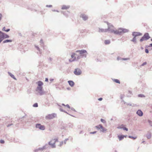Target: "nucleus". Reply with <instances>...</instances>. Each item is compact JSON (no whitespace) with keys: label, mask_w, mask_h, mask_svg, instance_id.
Segmentation results:
<instances>
[{"label":"nucleus","mask_w":152,"mask_h":152,"mask_svg":"<svg viewBox=\"0 0 152 152\" xmlns=\"http://www.w3.org/2000/svg\"><path fill=\"white\" fill-rule=\"evenodd\" d=\"M151 133H149L148 134H147L146 135V136L148 139H150L151 138Z\"/></svg>","instance_id":"24"},{"label":"nucleus","mask_w":152,"mask_h":152,"mask_svg":"<svg viewBox=\"0 0 152 152\" xmlns=\"http://www.w3.org/2000/svg\"><path fill=\"white\" fill-rule=\"evenodd\" d=\"M96 132V131H94L93 132H90V134H94Z\"/></svg>","instance_id":"44"},{"label":"nucleus","mask_w":152,"mask_h":152,"mask_svg":"<svg viewBox=\"0 0 152 152\" xmlns=\"http://www.w3.org/2000/svg\"><path fill=\"white\" fill-rule=\"evenodd\" d=\"M59 110H60V111L61 112H64V113H66L67 114H68V115H70L71 116H72L73 117H74V116L72 115H71L69 114L67 112H66V111H65L64 110L62 109L61 108H59Z\"/></svg>","instance_id":"22"},{"label":"nucleus","mask_w":152,"mask_h":152,"mask_svg":"<svg viewBox=\"0 0 152 152\" xmlns=\"http://www.w3.org/2000/svg\"><path fill=\"white\" fill-rule=\"evenodd\" d=\"M68 126L69 127L72 128L73 126V125L70 123H69V125Z\"/></svg>","instance_id":"38"},{"label":"nucleus","mask_w":152,"mask_h":152,"mask_svg":"<svg viewBox=\"0 0 152 152\" xmlns=\"http://www.w3.org/2000/svg\"><path fill=\"white\" fill-rule=\"evenodd\" d=\"M147 63L146 62H144L141 65V66H144L145 65H146L147 64Z\"/></svg>","instance_id":"37"},{"label":"nucleus","mask_w":152,"mask_h":152,"mask_svg":"<svg viewBox=\"0 0 152 152\" xmlns=\"http://www.w3.org/2000/svg\"><path fill=\"white\" fill-rule=\"evenodd\" d=\"M12 42V40L7 39H6V40H4L3 42V43H5L8 42Z\"/></svg>","instance_id":"20"},{"label":"nucleus","mask_w":152,"mask_h":152,"mask_svg":"<svg viewBox=\"0 0 152 152\" xmlns=\"http://www.w3.org/2000/svg\"><path fill=\"white\" fill-rule=\"evenodd\" d=\"M54 80V79H50V80L51 81H53Z\"/></svg>","instance_id":"58"},{"label":"nucleus","mask_w":152,"mask_h":152,"mask_svg":"<svg viewBox=\"0 0 152 152\" xmlns=\"http://www.w3.org/2000/svg\"><path fill=\"white\" fill-rule=\"evenodd\" d=\"M36 83L38 85V86H42L43 84V83L40 81H38Z\"/></svg>","instance_id":"19"},{"label":"nucleus","mask_w":152,"mask_h":152,"mask_svg":"<svg viewBox=\"0 0 152 152\" xmlns=\"http://www.w3.org/2000/svg\"><path fill=\"white\" fill-rule=\"evenodd\" d=\"M114 81L116 83H119V84L120 83V81L118 79H115L114 80Z\"/></svg>","instance_id":"29"},{"label":"nucleus","mask_w":152,"mask_h":152,"mask_svg":"<svg viewBox=\"0 0 152 152\" xmlns=\"http://www.w3.org/2000/svg\"><path fill=\"white\" fill-rule=\"evenodd\" d=\"M2 30L3 31H5V30H6L5 27H3V28H2Z\"/></svg>","instance_id":"51"},{"label":"nucleus","mask_w":152,"mask_h":152,"mask_svg":"<svg viewBox=\"0 0 152 152\" xmlns=\"http://www.w3.org/2000/svg\"><path fill=\"white\" fill-rule=\"evenodd\" d=\"M68 82L71 87H73L74 86L75 83L73 81L69 80L68 81Z\"/></svg>","instance_id":"17"},{"label":"nucleus","mask_w":152,"mask_h":152,"mask_svg":"<svg viewBox=\"0 0 152 152\" xmlns=\"http://www.w3.org/2000/svg\"><path fill=\"white\" fill-rule=\"evenodd\" d=\"M80 17L82 18V20L84 21L87 20L88 18V15L84 14H81L80 15Z\"/></svg>","instance_id":"12"},{"label":"nucleus","mask_w":152,"mask_h":152,"mask_svg":"<svg viewBox=\"0 0 152 152\" xmlns=\"http://www.w3.org/2000/svg\"><path fill=\"white\" fill-rule=\"evenodd\" d=\"M42 86H37V90L41 95L46 94L45 92L44 91Z\"/></svg>","instance_id":"8"},{"label":"nucleus","mask_w":152,"mask_h":152,"mask_svg":"<svg viewBox=\"0 0 152 152\" xmlns=\"http://www.w3.org/2000/svg\"><path fill=\"white\" fill-rule=\"evenodd\" d=\"M102 100V98H100L98 99V100L99 101H101Z\"/></svg>","instance_id":"49"},{"label":"nucleus","mask_w":152,"mask_h":152,"mask_svg":"<svg viewBox=\"0 0 152 152\" xmlns=\"http://www.w3.org/2000/svg\"><path fill=\"white\" fill-rule=\"evenodd\" d=\"M13 125V124H8V125H7V127H10V126H11L12 125Z\"/></svg>","instance_id":"52"},{"label":"nucleus","mask_w":152,"mask_h":152,"mask_svg":"<svg viewBox=\"0 0 152 152\" xmlns=\"http://www.w3.org/2000/svg\"><path fill=\"white\" fill-rule=\"evenodd\" d=\"M65 106L67 107L68 108H69V109L70 108V106L68 104L66 105H65Z\"/></svg>","instance_id":"45"},{"label":"nucleus","mask_w":152,"mask_h":152,"mask_svg":"<svg viewBox=\"0 0 152 152\" xmlns=\"http://www.w3.org/2000/svg\"><path fill=\"white\" fill-rule=\"evenodd\" d=\"M63 141H62L61 142H60V143L59 145V146H61L63 144Z\"/></svg>","instance_id":"42"},{"label":"nucleus","mask_w":152,"mask_h":152,"mask_svg":"<svg viewBox=\"0 0 152 152\" xmlns=\"http://www.w3.org/2000/svg\"><path fill=\"white\" fill-rule=\"evenodd\" d=\"M101 121L103 123H105L106 122V121H105L104 120V119H101Z\"/></svg>","instance_id":"40"},{"label":"nucleus","mask_w":152,"mask_h":152,"mask_svg":"<svg viewBox=\"0 0 152 152\" xmlns=\"http://www.w3.org/2000/svg\"><path fill=\"white\" fill-rule=\"evenodd\" d=\"M62 105L64 106H65V105H65V104H63V103L62 104Z\"/></svg>","instance_id":"61"},{"label":"nucleus","mask_w":152,"mask_h":152,"mask_svg":"<svg viewBox=\"0 0 152 152\" xmlns=\"http://www.w3.org/2000/svg\"><path fill=\"white\" fill-rule=\"evenodd\" d=\"M133 37L132 39L131 40V41L133 42L134 43H136L137 42L136 37L133 36Z\"/></svg>","instance_id":"21"},{"label":"nucleus","mask_w":152,"mask_h":152,"mask_svg":"<svg viewBox=\"0 0 152 152\" xmlns=\"http://www.w3.org/2000/svg\"><path fill=\"white\" fill-rule=\"evenodd\" d=\"M139 97H145V96H138Z\"/></svg>","instance_id":"55"},{"label":"nucleus","mask_w":152,"mask_h":152,"mask_svg":"<svg viewBox=\"0 0 152 152\" xmlns=\"http://www.w3.org/2000/svg\"><path fill=\"white\" fill-rule=\"evenodd\" d=\"M123 129L124 130H126V131H128V129L126 127H124V128H123Z\"/></svg>","instance_id":"43"},{"label":"nucleus","mask_w":152,"mask_h":152,"mask_svg":"<svg viewBox=\"0 0 152 152\" xmlns=\"http://www.w3.org/2000/svg\"><path fill=\"white\" fill-rule=\"evenodd\" d=\"M10 29L9 28H8V29H7V30H6L5 31L8 32L9 31H10Z\"/></svg>","instance_id":"50"},{"label":"nucleus","mask_w":152,"mask_h":152,"mask_svg":"<svg viewBox=\"0 0 152 152\" xmlns=\"http://www.w3.org/2000/svg\"><path fill=\"white\" fill-rule=\"evenodd\" d=\"M130 58H123L122 59V60H129Z\"/></svg>","instance_id":"32"},{"label":"nucleus","mask_w":152,"mask_h":152,"mask_svg":"<svg viewBox=\"0 0 152 152\" xmlns=\"http://www.w3.org/2000/svg\"><path fill=\"white\" fill-rule=\"evenodd\" d=\"M112 31L113 32V33L115 34L120 35L122 33H124L129 32V30L125 28H119L118 30L114 29V30H112Z\"/></svg>","instance_id":"3"},{"label":"nucleus","mask_w":152,"mask_h":152,"mask_svg":"<svg viewBox=\"0 0 152 152\" xmlns=\"http://www.w3.org/2000/svg\"><path fill=\"white\" fill-rule=\"evenodd\" d=\"M56 116V113H54L51 114H49L46 116L45 117L46 119H50L53 118L55 117Z\"/></svg>","instance_id":"10"},{"label":"nucleus","mask_w":152,"mask_h":152,"mask_svg":"<svg viewBox=\"0 0 152 152\" xmlns=\"http://www.w3.org/2000/svg\"><path fill=\"white\" fill-rule=\"evenodd\" d=\"M122 58H121V57H118L117 58V60L118 61H119L120 60H122Z\"/></svg>","instance_id":"35"},{"label":"nucleus","mask_w":152,"mask_h":152,"mask_svg":"<svg viewBox=\"0 0 152 152\" xmlns=\"http://www.w3.org/2000/svg\"><path fill=\"white\" fill-rule=\"evenodd\" d=\"M74 73L75 75H79L81 74L82 71L80 69L77 68L75 69Z\"/></svg>","instance_id":"11"},{"label":"nucleus","mask_w":152,"mask_h":152,"mask_svg":"<svg viewBox=\"0 0 152 152\" xmlns=\"http://www.w3.org/2000/svg\"><path fill=\"white\" fill-rule=\"evenodd\" d=\"M126 136H125L123 135H118V137L119 139V141H121L124 138V137H126Z\"/></svg>","instance_id":"15"},{"label":"nucleus","mask_w":152,"mask_h":152,"mask_svg":"<svg viewBox=\"0 0 152 152\" xmlns=\"http://www.w3.org/2000/svg\"><path fill=\"white\" fill-rule=\"evenodd\" d=\"M52 11H54V12H58V10H53Z\"/></svg>","instance_id":"57"},{"label":"nucleus","mask_w":152,"mask_h":152,"mask_svg":"<svg viewBox=\"0 0 152 152\" xmlns=\"http://www.w3.org/2000/svg\"><path fill=\"white\" fill-rule=\"evenodd\" d=\"M8 73L9 74V75H10L11 77L12 78H13L14 79H16V78H15V77L14 76L13 74H12L11 73L8 72Z\"/></svg>","instance_id":"26"},{"label":"nucleus","mask_w":152,"mask_h":152,"mask_svg":"<svg viewBox=\"0 0 152 152\" xmlns=\"http://www.w3.org/2000/svg\"><path fill=\"white\" fill-rule=\"evenodd\" d=\"M136 113L140 116H142L143 115V113L140 110H138L137 111Z\"/></svg>","instance_id":"14"},{"label":"nucleus","mask_w":152,"mask_h":152,"mask_svg":"<svg viewBox=\"0 0 152 152\" xmlns=\"http://www.w3.org/2000/svg\"><path fill=\"white\" fill-rule=\"evenodd\" d=\"M49 59L50 61H52V58H50Z\"/></svg>","instance_id":"59"},{"label":"nucleus","mask_w":152,"mask_h":152,"mask_svg":"<svg viewBox=\"0 0 152 152\" xmlns=\"http://www.w3.org/2000/svg\"><path fill=\"white\" fill-rule=\"evenodd\" d=\"M38 106V104L37 103H35L33 105V107H37Z\"/></svg>","instance_id":"33"},{"label":"nucleus","mask_w":152,"mask_h":152,"mask_svg":"<svg viewBox=\"0 0 152 152\" xmlns=\"http://www.w3.org/2000/svg\"><path fill=\"white\" fill-rule=\"evenodd\" d=\"M142 35V34L140 32H133L132 33V36L136 37L138 36H141Z\"/></svg>","instance_id":"13"},{"label":"nucleus","mask_w":152,"mask_h":152,"mask_svg":"<svg viewBox=\"0 0 152 152\" xmlns=\"http://www.w3.org/2000/svg\"><path fill=\"white\" fill-rule=\"evenodd\" d=\"M58 139L56 138L52 139L48 142V144L52 148H55L56 147L55 143L56 142H58Z\"/></svg>","instance_id":"5"},{"label":"nucleus","mask_w":152,"mask_h":152,"mask_svg":"<svg viewBox=\"0 0 152 152\" xmlns=\"http://www.w3.org/2000/svg\"><path fill=\"white\" fill-rule=\"evenodd\" d=\"M95 127L97 129L100 130V132H104L107 130V129L104 127L102 124H99L97 126H96Z\"/></svg>","instance_id":"7"},{"label":"nucleus","mask_w":152,"mask_h":152,"mask_svg":"<svg viewBox=\"0 0 152 152\" xmlns=\"http://www.w3.org/2000/svg\"><path fill=\"white\" fill-rule=\"evenodd\" d=\"M145 52L147 53H149V50L148 49H145Z\"/></svg>","instance_id":"41"},{"label":"nucleus","mask_w":152,"mask_h":152,"mask_svg":"<svg viewBox=\"0 0 152 152\" xmlns=\"http://www.w3.org/2000/svg\"><path fill=\"white\" fill-rule=\"evenodd\" d=\"M124 128V125H121L117 127V128L118 129H123Z\"/></svg>","instance_id":"28"},{"label":"nucleus","mask_w":152,"mask_h":152,"mask_svg":"<svg viewBox=\"0 0 152 152\" xmlns=\"http://www.w3.org/2000/svg\"><path fill=\"white\" fill-rule=\"evenodd\" d=\"M48 79L47 78H46L45 79V81L46 82H48Z\"/></svg>","instance_id":"53"},{"label":"nucleus","mask_w":152,"mask_h":152,"mask_svg":"<svg viewBox=\"0 0 152 152\" xmlns=\"http://www.w3.org/2000/svg\"><path fill=\"white\" fill-rule=\"evenodd\" d=\"M77 56V54L75 53H73L71 55V57L72 58H74L75 57H76V56Z\"/></svg>","instance_id":"27"},{"label":"nucleus","mask_w":152,"mask_h":152,"mask_svg":"<svg viewBox=\"0 0 152 152\" xmlns=\"http://www.w3.org/2000/svg\"><path fill=\"white\" fill-rule=\"evenodd\" d=\"M128 137L130 138L133 139L134 140H135L137 138L136 137H133V136H129Z\"/></svg>","instance_id":"30"},{"label":"nucleus","mask_w":152,"mask_h":152,"mask_svg":"<svg viewBox=\"0 0 152 152\" xmlns=\"http://www.w3.org/2000/svg\"><path fill=\"white\" fill-rule=\"evenodd\" d=\"M71 110H73L75 111V109L73 108L72 107L71 108Z\"/></svg>","instance_id":"54"},{"label":"nucleus","mask_w":152,"mask_h":152,"mask_svg":"<svg viewBox=\"0 0 152 152\" xmlns=\"http://www.w3.org/2000/svg\"><path fill=\"white\" fill-rule=\"evenodd\" d=\"M9 37V36L7 34L0 31V43L4 39Z\"/></svg>","instance_id":"4"},{"label":"nucleus","mask_w":152,"mask_h":152,"mask_svg":"<svg viewBox=\"0 0 152 152\" xmlns=\"http://www.w3.org/2000/svg\"><path fill=\"white\" fill-rule=\"evenodd\" d=\"M69 140L68 138H66V139L64 141V144H66V141L68 140Z\"/></svg>","instance_id":"36"},{"label":"nucleus","mask_w":152,"mask_h":152,"mask_svg":"<svg viewBox=\"0 0 152 152\" xmlns=\"http://www.w3.org/2000/svg\"><path fill=\"white\" fill-rule=\"evenodd\" d=\"M40 43L42 44H43V41L42 39H41L40 41Z\"/></svg>","instance_id":"48"},{"label":"nucleus","mask_w":152,"mask_h":152,"mask_svg":"<svg viewBox=\"0 0 152 152\" xmlns=\"http://www.w3.org/2000/svg\"><path fill=\"white\" fill-rule=\"evenodd\" d=\"M148 47H152V43L150 44L149 45V46H148Z\"/></svg>","instance_id":"56"},{"label":"nucleus","mask_w":152,"mask_h":152,"mask_svg":"<svg viewBox=\"0 0 152 152\" xmlns=\"http://www.w3.org/2000/svg\"><path fill=\"white\" fill-rule=\"evenodd\" d=\"M149 123L150 126L152 127V122L151 121H149Z\"/></svg>","instance_id":"46"},{"label":"nucleus","mask_w":152,"mask_h":152,"mask_svg":"<svg viewBox=\"0 0 152 152\" xmlns=\"http://www.w3.org/2000/svg\"><path fill=\"white\" fill-rule=\"evenodd\" d=\"M129 91V93H130V94H132V92L131 91Z\"/></svg>","instance_id":"62"},{"label":"nucleus","mask_w":152,"mask_h":152,"mask_svg":"<svg viewBox=\"0 0 152 152\" xmlns=\"http://www.w3.org/2000/svg\"><path fill=\"white\" fill-rule=\"evenodd\" d=\"M35 127L36 128H38L41 130H44L45 129V127L44 125H41L40 124H37Z\"/></svg>","instance_id":"9"},{"label":"nucleus","mask_w":152,"mask_h":152,"mask_svg":"<svg viewBox=\"0 0 152 152\" xmlns=\"http://www.w3.org/2000/svg\"><path fill=\"white\" fill-rule=\"evenodd\" d=\"M123 98H124L123 96H121V99H122Z\"/></svg>","instance_id":"60"},{"label":"nucleus","mask_w":152,"mask_h":152,"mask_svg":"<svg viewBox=\"0 0 152 152\" xmlns=\"http://www.w3.org/2000/svg\"><path fill=\"white\" fill-rule=\"evenodd\" d=\"M69 6H66L65 5H63L62 7V9L63 10H66L69 8Z\"/></svg>","instance_id":"23"},{"label":"nucleus","mask_w":152,"mask_h":152,"mask_svg":"<svg viewBox=\"0 0 152 152\" xmlns=\"http://www.w3.org/2000/svg\"><path fill=\"white\" fill-rule=\"evenodd\" d=\"M76 52H79L80 55H77V60L80 59L81 58H86L87 56V52L86 50H77L76 51Z\"/></svg>","instance_id":"2"},{"label":"nucleus","mask_w":152,"mask_h":152,"mask_svg":"<svg viewBox=\"0 0 152 152\" xmlns=\"http://www.w3.org/2000/svg\"><path fill=\"white\" fill-rule=\"evenodd\" d=\"M35 48L37 49V50L38 51L39 53L41 55L42 54V52L41 51V50L40 49L39 47L37 45H34Z\"/></svg>","instance_id":"18"},{"label":"nucleus","mask_w":152,"mask_h":152,"mask_svg":"<svg viewBox=\"0 0 152 152\" xmlns=\"http://www.w3.org/2000/svg\"><path fill=\"white\" fill-rule=\"evenodd\" d=\"M0 142L1 144H4V141L3 140H0Z\"/></svg>","instance_id":"39"},{"label":"nucleus","mask_w":152,"mask_h":152,"mask_svg":"<svg viewBox=\"0 0 152 152\" xmlns=\"http://www.w3.org/2000/svg\"><path fill=\"white\" fill-rule=\"evenodd\" d=\"M121 102H124V104H126L127 105H131V104H130L129 103H126V102H125L124 101V100H122V101Z\"/></svg>","instance_id":"34"},{"label":"nucleus","mask_w":152,"mask_h":152,"mask_svg":"<svg viewBox=\"0 0 152 152\" xmlns=\"http://www.w3.org/2000/svg\"><path fill=\"white\" fill-rule=\"evenodd\" d=\"M19 35H20V36H22V35H21V33H19Z\"/></svg>","instance_id":"63"},{"label":"nucleus","mask_w":152,"mask_h":152,"mask_svg":"<svg viewBox=\"0 0 152 152\" xmlns=\"http://www.w3.org/2000/svg\"><path fill=\"white\" fill-rule=\"evenodd\" d=\"M76 60V57H75L74 58L72 59H69V61L70 62H72V61H73Z\"/></svg>","instance_id":"31"},{"label":"nucleus","mask_w":152,"mask_h":152,"mask_svg":"<svg viewBox=\"0 0 152 152\" xmlns=\"http://www.w3.org/2000/svg\"><path fill=\"white\" fill-rule=\"evenodd\" d=\"M108 26V28L107 29H103L99 28V32H107L108 31H110V32L113 33V32L112 31V30H114V27L113 25L111 23H108V22H106Z\"/></svg>","instance_id":"1"},{"label":"nucleus","mask_w":152,"mask_h":152,"mask_svg":"<svg viewBox=\"0 0 152 152\" xmlns=\"http://www.w3.org/2000/svg\"><path fill=\"white\" fill-rule=\"evenodd\" d=\"M110 42L109 40H106L104 41V43L105 45H108L110 43Z\"/></svg>","instance_id":"25"},{"label":"nucleus","mask_w":152,"mask_h":152,"mask_svg":"<svg viewBox=\"0 0 152 152\" xmlns=\"http://www.w3.org/2000/svg\"><path fill=\"white\" fill-rule=\"evenodd\" d=\"M150 37L149 36V34L147 33H145L142 37L140 39V41L142 42L144 40H147L150 38Z\"/></svg>","instance_id":"6"},{"label":"nucleus","mask_w":152,"mask_h":152,"mask_svg":"<svg viewBox=\"0 0 152 152\" xmlns=\"http://www.w3.org/2000/svg\"><path fill=\"white\" fill-rule=\"evenodd\" d=\"M141 49L142 50L143 49V48L142 47H141Z\"/></svg>","instance_id":"64"},{"label":"nucleus","mask_w":152,"mask_h":152,"mask_svg":"<svg viewBox=\"0 0 152 152\" xmlns=\"http://www.w3.org/2000/svg\"><path fill=\"white\" fill-rule=\"evenodd\" d=\"M45 148H46L45 146H44L42 148H38V149H36L35 150H34V152H38V151H41L43 150Z\"/></svg>","instance_id":"16"},{"label":"nucleus","mask_w":152,"mask_h":152,"mask_svg":"<svg viewBox=\"0 0 152 152\" xmlns=\"http://www.w3.org/2000/svg\"><path fill=\"white\" fill-rule=\"evenodd\" d=\"M52 5H47L46 6V7H52Z\"/></svg>","instance_id":"47"}]
</instances>
